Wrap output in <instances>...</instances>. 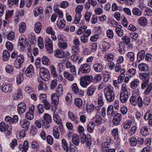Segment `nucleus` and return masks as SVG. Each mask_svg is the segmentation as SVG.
Returning <instances> with one entry per match:
<instances>
[{"label": "nucleus", "mask_w": 152, "mask_h": 152, "mask_svg": "<svg viewBox=\"0 0 152 152\" xmlns=\"http://www.w3.org/2000/svg\"><path fill=\"white\" fill-rule=\"evenodd\" d=\"M104 94L107 101L109 102H112L115 99L114 92L110 86H108L104 89Z\"/></svg>", "instance_id": "1"}, {"label": "nucleus", "mask_w": 152, "mask_h": 152, "mask_svg": "<svg viewBox=\"0 0 152 152\" xmlns=\"http://www.w3.org/2000/svg\"><path fill=\"white\" fill-rule=\"evenodd\" d=\"M129 94L128 91L126 87V84H123L120 96V101L123 103L126 102L129 98Z\"/></svg>", "instance_id": "2"}, {"label": "nucleus", "mask_w": 152, "mask_h": 152, "mask_svg": "<svg viewBox=\"0 0 152 152\" xmlns=\"http://www.w3.org/2000/svg\"><path fill=\"white\" fill-rule=\"evenodd\" d=\"M39 71V75L42 80L48 81L50 79V75L48 70L44 68H41Z\"/></svg>", "instance_id": "3"}, {"label": "nucleus", "mask_w": 152, "mask_h": 152, "mask_svg": "<svg viewBox=\"0 0 152 152\" xmlns=\"http://www.w3.org/2000/svg\"><path fill=\"white\" fill-rule=\"evenodd\" d=\"M42 122L43 123L45 128L49 127L50 126V124L52 122L51 116L48 114L45 113L43 119L42 120Z\"/></svg>", "instance_id": "4"}, {"label": "nucleus", "mask_w": 152, "mask_h": 152, "mask_svg": "<svg viewBox=\"0 0 152 152\" xmlns=\"http://www.w3.org/2000/svg\"><path fill=\"white\" fill-rule=\"evenodd\" d=\"M0 130L1 132L7 131V133L9 135L12 133V126L10 124H8V123H5L4 122H2L0 124Z\"/></svg>", "instance_id": "5"}, {"label": "nucleus", "mask_w": 152, "mask_h": 152, "mask_svg": "<svg viewBox=\"0 0 152 152\" xmlns=\"http://www.w3.org/2000/svg\"><path fill=\"white\" fill-rule=\"evenodd\" d=\"M24 60L23 56L21 55H18V58L14 61V65L17 69H20L22 66V64Z\"/></svg>", "instance_id": "6"}, {"label": "nucleus", "mask_w": 152, "mask_h": 152, "mask_svg": "<svg viewBox=\"0 0 152 152\" xmlns=\"http://www.w3.org/2000/svg\"><path fill=\"white\" fill-rule=\"evenodd\" d=\"M13 87L12 84L6 83H3L1 85L2 91L6 93H10L12 91Z\"/></svg>", "instance_id": "7"}, {"label": "nucleus", "mask_w": 152, "mask_h": 152, "mask_svg": "<svg viewBox=\"0 0 152 152\" xmlns=\"http://www.w3.org/2000/svg\"><path fill=\"white\" fill-rule=\"evenodd\" d=\"M71 89L72 91L75 94L83 96L84 95V92L80 90H79L77 84L76 83H74L71 86Z\"/></svg>", "instance_id": "8"}, {"label": "nucleus", "mask_w": 152, "mask_h": 152, "mask_svg": "<svg viewBox=\"0 0 152 152\" xmlns=\"http://www.w3.org/2000/svg\"><path fill=\"white\" fill-rule=\"evenodd\" d=\"M45 48L48 52L51 53L53 51V44L48 37H47L45 40Z\"/></svg>", "instance_id": "9"}, {"label": "nucleus", "mask_w": 152, "mask_h": 152, "mask_svg": "<svg viewBox=\"0 0 152 152\" xmlns=\"http://www.w3.org/2000/svg\"><path fill=\"white\" fill-rule=\"evenodd\" d=\"M90 66L88 64H84L81 65L79 68L78 74H79L80 72L84 73H87L90 72Z\"/></svg>", "instance_id": "10"}, {"label": "nucleus", "mask_w": 152, "mask_h": 152, "mask_svg": "<svg viewBox=\"0 0 152 152\" xmlns=\"http://www.w3.org/2000/svg\"><path fill=\"white\" fill-rule=\"evenodd\" d=\"M35 109L34 106L32 105L28 111L26 113L25 115L26 118L29 120H31L34 118V113Z\"/></svg>", "instance_id": "11"}, {"label": "nucleus", "mask_w": 152, "mask_h": 152, "mask_svg": "<svg viewBox=\"0 0 152 152\" xmlns=\"http://www.w3.org/2000/svg\"><path fill=\"white\" fill-rule=\"evenodd\" d=\"M122 119V115L120 113H117L114 115L113 120V125L117 126L118 125Z\"/></svg>", "instance_id": "12"}, {"label": "nucleus", "mask_w": 152, "mask_h": 152, "mask_svg": "<svg viewBox=\"0 0 152 152\" xmlns=\"http://www.w3.org/2000/svg\"><path fill=\"white\" fill-rule=\"evenodd\" d=\"M26 75L30 78L34 74V68L31 65H29L27 68L25 72Z\"/></svg>", "instance_id": "13"}, {"label": "nucleus", "mask_w": 152, "mask_h": 152, "mask_svg": "<svg viewBox=\"0 0 152 152\" xmlns=\"http://www.w3.org/2000/svg\"><path fill=\"white\" fill-rule=\"evenodd\" d=\"M96 90V87L94 85H91L87 88L86 94L88 96H91L95 93Z\"/></svg>", "instance_id": "14"}, {"label": "nucleus", "mask_w": 152, "mask_h": 152, "mask_svg": "<svg viewBox=\"0 0 152 152\" xmlns=\"http://www.w3.org/2000/svg\"><path fill=\"white\" fill-rule=\"evenodd\" d=\"M26 108V104L24 102H20L18 105L17 110L20 115L23 113L25 111Z\"/></svg>", "instance_id": "15"}, {"label": "nucleus", "mask_w": 152, "mask_h": 152, "mask_svg": "<svg viewBox=\"0 0 152 152\" xmlns=\"http://www.w3.org/2000/svg\"><path fill=\"white\" fill-rule=\"evenodd\" d=\"M140 134L143 136H146L149 135V127L144 126L141 127L140 129Z\"/></svg>", "instance_id": "16"}, {"label": "nucleus", "mask_w": 152, "mask_h": 152, "mask_svg": "<svg viewBox=\"0 0 152 152\" xmlns=\"http://www.w3.org/2000/svg\"><path fill=\"white\" fill-rule=\"evenodd\" d=\"M62 147L64 150L66 152H71L72 150L70 146H68L66 141L64 139L62 140Z\"/></svg>", "instance_id": "17"}, {"label": "nucleus", "mask_w": 152, "mask_h": 152, "mask_svg": "<svg viewBox=\"0 0 152 152\" xmlns=\"http://www.w3.org/2000/svg\"><path fill=\"white\" fill-rule=\"evenodd\" d=\"M20 126L22 128L27 131L30 125V123L29 121L26 119L21 120L20 122Z\"/></svg>", "instance_id": "18"}, {"label": "nucleus", "mask_w": 152, "mask_h": 152, "mask_svg": "<svg viewBox=\"0 0 152 152\" xmlns=\"http://www.w3.org/2000/svg\"><path fill=\"white\" fill-rule=\"evenodd\" d=\"M53 116L54 121L58 124H61L62 123V121L57 112L55 111L53 112Z\"/></svg>", "instance_id": "19"}, {"label": "nucleus", "mask_w": 152, "mask_h": 152, "mask_svg": "<svg viewBox=\"0 0 152 152\" xmlns=\"http://www.w3.org/2000/svg\"><path fill=\"white\" fill-rule=\"evenodd\" d=\"M66 24V21L63 18H58L57 22V27L60 28H62Z\"/></svg>", "instance_id": "20"}, {"label": "nucleus", "mask_w": 152, "mask_h": 152, "mask_svg": "<svg viewBox=\"0 0 152 152\" xmlns=\"http://www.w3.org/2000/svg\"><path fill=\"white\" fill-rule=\"evenodd\" d=\"M58 96L56 93H53L51 95V99L52 103L55 105H57L59 102Z\"/></svg>", "instance_id": "21"}, {"label": "nucleus", "mask_w": 152, "mask_h": 152, "mask_svg": "<svg viewBox=\"0 0 152 152\" xmlns=\"http://www.w3.org/2000/svg\"><path fill=\"white\" fill-rule=\"evenodd\" d=\"M68 114L69 118L70 120L76 124L78 123L79 121L78 118L74 115L72 112L69 111L68 112Z\"/></svg>", "instance_id": "22"}, {"label": "nucleus", "mask_w": 152, "mask_h": 152, "mask_svg": "<svg viewBox=\"0 0 152 152\" xmlns=\"http://www.w3.org/2000/svg\"><path fill=\"white\" fill-rule=\"evenodd\" d=\"M138 23L139 25L144 26L147 24L148 20L146 18L144 17H142L139 18L138 20Z\"/></svg>", "instance_id": "23"}, {"label": "nucleus", "mask_w": 152, "mask_h": 152, "mask_svg": "<svg viewBox=\"0 0 152 152\" xmlns=\"http://www.w3.org/2000/svg\"><path fill=\"white\" fill-rule=\"evenodd\" d=\"M66 66L67 68L70 69L71 72L73 75L76 74V69L75 66L72 65L69 62H67L66 64Z\"/></svg>", "instance_id": "24"}, {"label": "nucleus", "mask_w": 152, "mask_h": 152, "mask_svg": "<svg viewBox=\"0 0 152 152\" xmlns=\"http://www.w3.org/2000/svg\"><path fill=\"white\" fill-rule=\"evenodd\" d=\"M93 68L96 72H100L103 69V67L101 64L96 63L94 64Z\"/></svg>", "instance_id": "25"}, {"label": "nucleus", "mask_w": 152, "mask_h": 152, "mask_svg": "<svg viewBox=\"0 0 152 152\" xmlns=\"http://www.w3.org/2000/svg\"><path fill=\"white\" fill-rule=\"evenodd\" d=\"M65 54V52L62 50H56L54 51V56L60 58L64 57Z\"/></svg>", "instance_id": "26"}, {"label": "nucleus", "mask_w": 152, "mask_h": 152, "mask_svg": "<svg viewBox=\"0 0 152 152\" xmlns=\"http://www.w3.org/2000/svg\"><path fill=\"white\" fill-rule=\"evenodd\" d=\"M10 56V52L7 50H4L3 52V60L4 61H7Z\"/></svg>", "instance_id": "27"}, {"label": "nucleus", "mask_w": 152, "mask_h": 152, "mask_svg": "<svg viewBox=\"0 0 152 152\" xmlns=\"http://www.w3.org/2000/svg\"><path fill=\"white\" fill-rule=\"evenodd\" d=\"M63 88L62 85L60 84L58 86L56 89V94L59 97L61 96L63 94Z\"/></svg>", "instance_id": "28"}, {"label": "nucleus", "mask_w": 152, "mask_h": 152, "mask_svg": "<svg viewBox=\"0 0 152 152\" xmlns=\"http://www.w3.org/2000/svg\"><path fill=\"white\" fill-rule=\"evenodd\" d=\"M145 52L144 50H141L137 54V61L138 62L143 59L145 57Z\"/></svg>", "instance_id": "29"}, {"label": "nucleus", "mask_w": 152, "mask_h": 152, "mask_svg": "<svg viewBox=\"0 0 152 152\" xmlns=\"http://www.w3.org/2000/svg\"><path fill=\"white\" fill-rule=\"evenodd\" d=\"M6 72L8 73L13 74L14 73V67L13 66L10 64H7L5 68Z\"/></svg>", "instance_id": "30"}, {"label": "nucleus", "mask_w": 152, "mask_h": 152, "mask_svg": "<svg viewBox=\"0 0 152 152\" xmlns=\"http://www.w3.org/2000/svg\"><path fill=\"white\" fill-rule=\"evenodd\" d=\"M148 66L147 64L145 63H141L138 66V68L140 70L143 71H146L148 69Z\"/></svg>", "instance_id": "31"}, {"label": "nucleus", "mask_w": 152, "mask_h": 152, "mask_svg": "<svg viewBox=\"0 0 152 152\" xmlns=\"http://www.w3.org/2000/svg\"><path fill=\"white\" fill-rule=\"evenodd\" d=\"M107 114L110 116H113L115 114L113 105H110L108 107L107 110Z\"/></svg>", "instance_id": "32"}, {"label": "nucleus", "mask_w": 152, "mask_h": 152, "mask_svg": "<svg viewBox=\"0 0 152 152\" xmlns=\"http://www.w3.org/2000/svg\"><path fill=\"white\" fill-rule=\"evenodd\" d=\"M63 75L64 77L69 81H72L74 80V77L71 74L68 72L66 71L64 72L63 73Z\"/></svg>", "instance_id": "33"}, {"label": "nucleus", "mask_w": 152, "mask_h": 152, "mask_svg": "<svg viewBox=\"0 0 152 152\" xmlns=\"http://www.w3.org/2000/svg\"><path fill=\"white\" fill-rule=\"evenodd\" d=\"M139 84L138 80L136 79L132 81L130 83V87L132 89H135L137 88Z\"/></svg>", "instance_id": "34"}, {"label": "nucleus", "mask_w": 152, "mask_h": 152, "mask_svg": "<svg viewBox=\"0 0 152 152\" xmlns=\"http://www.w3.org/2000/svg\"><path fill=\"white\" fill-rule=\"evenodd\" d=\"M42 27L41 23L39 22L36 23L34 25V30L35 32L37 33H39L40 32Z\"/></svg>", "instance_id": "35"}, {"label": "nucleus", "mask_w": 152, "mask_h": 152, "mask_svg": "<svg viewBox=\"0 0 152 152\" xmlns=\"http://www.w3.org/2000/svg\"><path fill=\"white\" fill-rule=\"evenodd\" d=\"M43 11L41 7H37L34 10L33 12L35 17H37L39 14H41Z\"/></svg>", "instance_id": "36"}, {"label": "nucleus", "mask_w": 152, "mask_h": 152, "mask_svg": "<svg viewBox=\"0 0 152 152\" xmlns=\"http://www.w3.org/2000/svg\"><path fill=\"white\" fill-rule=\"evenodd\" d=\"M72 142L75 145L77 146L79 144V139L78 136L75 134L74 135L72 138Z\"/></svg>", "instance_id": "37"}, {"label": "nucleus", "mask_w": 152, "mask_h": 152, "mask_svg": "<svg viewBox=\"0 0 152 152\" xmlns=\"http://www.w3.org/2000/svg\"><path fill=\"white\" fill-rule=\"evenodd\" d=\"M48 88L46 84L41 81L39 85L38 86V88L39 90H43L44 91H46L47 89Z\"/></svg>", "instance_id": "38"}, {"label": "nucleus", "mask_w": 152, "mask_h": 152, "mask_svg": "<svg viewBox=\"0 0 152 152\" xmlns=\"http://www.w3.org/2000/svg\"><path fill=\"white\" fill-rule=\"evenodd\" d=\"M94 120L97 124H101L102 121V118L100 116V113H96V116L94 118Z\"/></svg>", "instance_id": "39"}, {"label": "nucleus", "mask_w": 152, "mask_h": 152, "mask_svg": "<svg viewBox=\"0 0 152 152\" xmlns=\"http://www.w3.org/2000/svg\"><path fill=\"white\" fill-rule=\"evenodd\" d=\"M132 14L138 16L142 15V12L137 7L134 8L132 11Z\"/></svg>", "instance_id": "40"}, {"label": "nucleus", "mask_w": 152, "mask_h": 152, "mask_svg": "<svg viewBox=\"0 0 152 152\" xmlns=\"http://www.w3.org/2000/svg\"><path fill=\"white\" fill-rule=\"evenodd\" d=\"M138 97V95H132L130 99V102L131 104L134 106L137 105V101Z\"/></svg>", "instance_id": "41"}, {"label": "nucleus", "mask_w": 152, "mask_h": 152, "mask_svg": "<svg viewBox=\"0 0 152 152\" xmlns=\"http://www.w3.org/2000/svg\"><path fill=\"white\" fill-rule=\"evenodd\" d=\"M95 126V125L93 122L89 123L87 127V129L88 131L90 133L92 132Z\"/></svg>", "instance_id": "42"}, {"label": "nucleus", "mask_w": 152, "mask_h": 152, "mask_svg": "<svg viewBox=\"0 0 152 152\" xmlns=\"http://www.w3.org/2000/svg\"><path fill=\"white\" fill-rule=\"evenodd\" d=\"M26 28V23L23 22H21L20 25L19 27V31L20 33H24Z\"/></svg>", "instance_id": "43"}, {"label": "nucleus", "mask_w": 152, "mask_h": 152, "mask_svg": "<svg viewBox=\"0 0 152 152\" xmlns=\"http://www.w3.org/2000/svg\"><path fill=\"white\" fill-rule=\"evenodd\" d=\"M42 64L45 65L50 64V62L48 58L45 56H44L42 57Z\"/></svg>", "instance_id": "44"}, {"label": "nucleus", "mask_w": 152, "mask_h": 152, "mask_svg": "<svg viewBox=\"0 0 152 152\" xmlns=\"http://www.w3.org/2000/svg\"><path fill=\"white\" fill-rule=\"evenodd\" d=\"M87 26H81L80 28L78 29L77 31V34L80 35L86 32L85 29H86Z\"/></svg>", "instance_id": "45"}, {"label": "nucleus", "mask_w": 152, "mask_h": 152, "mask_svg": "<svg viewBox=\"0 0 152 152\" xmlns=\"http://www.w3.org/2000/svg\"><path fill=\"white\" fill-rule=\"evenodd\" d=\"M38 44L40 49H42L44 47L43 39L41 37H39L37 39Z\"/></svg>", "instance_id": "46"}, {"label": "nucleus", "mask_w": 152, "mask_h": 152, "mask_svg": "<svg viewBox=\"0 0 152 152\" xmlns=\"http://www.w3.org/2000/svg\"><path fill=\"white\" fill-rule=\"evenodd\" d=\"M130 145L131 146H135L137 144V140L135 137H132L129 139Z\"/></svg>", "instance_id": "47"}, {"label": "nucleus", "mask_w": 152, "mask_h": 152, "mask_svg": "<svg viewBox=\"0 0 152 152\" xmlns=\"http://www.w3.org/2000/svg\"><path fill=\"white\" fill-rule=\"evenodd\" d=\"M17 83L18 84H20L23 81V74L20 73L17 77Z\"/></svg>", "instance_id": "48"}, {"label": "nucleus", "mask_w": 152, "mask_h": 152, "mask_svg": "<svg viewBox=\"0 0 152 152\" xmlns=\"http://www.w3.org/2000/svg\"><path fill=\"white\" fill-rule=\"evenodd\" d=\"M121 3H125L127 5H131L135 2L136 0H118Z\"/></svg>", "instance_id": "49"}, {"label": "nucleus", "mask_w": 152, "mask_h": 152, "mask_svg": "<svg viewBox=\"0 0 152 152\" xmlns=\"http://www.w3.org/2000/svg\"><path fill=\"white\" fill-rule=\"evenodd\" d=\"M80 84L81 86L84 88H86L90 83L81 78L80 79Z\"/></svg>", "instance_id": "50"}, {"label": "nucleus", "mask_w": 152, "mask_h": 152, "mask_svg": "<svg viewBox=\"0 0 152 152\" xmlns=\"http://www.w3.org/2000/svg\"><path fill=\"white\" fill-rule=\"evenodd\" d=\"M127 56L129 59L131 61H133L134 59V54L132 52H128L127 54Z\"/></svg>", "instance_id": "51"}, {"label": "nucleus", "mask_w": 152, "mask_h": 152, "mask_svg": "<svg viewBox=\"0 0 152 152\" xmlns=\"http://www.w3.org/2000/svg\"><path fill=\"white\" fill-rule=\"evenodd\" d=\"M88 37L85 34H83L80 36V41L81 42L84 44H86L88 42Z\"/></svg>", "instance_id": "52"}, {"label": "nucleus", "mask_w": 152, "mask_h": 152, "mask_svg": "<svg viewBox=\"0 0 152 152\" xmlns=\"http://www.w3.org/2000/svg\"><path fill=\"white\" fill-rule=\"evenodd\" d=\"M109 44L107 42L103 43L102 45V50L103 52H105L108 50L110 48Z\"/></svg>", "instance_id": "53"}, {"label": "nucleus", "mask_w": 152, "mask_h": 152, "mask_svg": "<svg viewBox=\"0 0 152 152\" xmlns=\"http://www.w3.org/2000/svg\"><path fill=\"white\" fill-rule=\"evenodd\" d=\"M5 46L6 48L9 51H12L14 47L12 44L9 41L6 42Z\"/></svg>", "instance_id": "54"}, {"label": "nucleus", "mask_w": 152, "mask_h": 152, "mask_svg": "<svg viewBox=\"0 0 152 152\" xmlns=\"http://www.w3.org/2000/svg\"><path fill=\"white\" fill-rule=\"evenodd\" d=\"M75 104L76 106L79 107L82 105L83 101L81 99L77 98L75 100Z\"/></svg>", "instance_id": "55"}, {"label": "nucleus", "mask_w": 152, "mask_h": 152, "mask_svg": "<svg viewBox=\"0 0 152 152\" xmlns=\"http://www.w3.org/2000/svg\"><path fill=\"white\" fill-rule=\"evenodd\" d=\"M145 120H148L150 118H152V109H150L144 116Z\"/></svg>", "instance_id": "56"}, {"label": "nucleus", "mask_w": 152, "mask_h": 152, "mask_svg": "<svg viewBox=\"0 0 152 152\" xmlns=\"http://www.w3.org/2000/svg\"><path fill=\"white\" fill-rule=\"evenodd\" d=\"M53 131V135L54 137L56 139H58L59 137L60 134L57 128L56 127H54Z\"/></svg>", "instance_id": "57"}, {"label": "nucleus", "mask_w": 152, "mask_h": 152, "mask_svg": "<svg viewBox=\"0 0 152 152\" xmlns=\"http://www.w3.org/2000/svg\"><path fill=\"white\" fill-rule=\"evenodd\" d=\"M132 123L131 121H126L123 124V128L125 129L129 128L130 127Z\"/></svg>", "instance_id": "58"}, {"label": "nucleus", "mask_w": 152, "mask_h": 152, "mask_svg": "<svg viewBox=\"0 0 152 152\" xmlns=\"http://www.w3.org/2000/svg\"><path fill=\"white\" fill-rule=\"evenodd\" d=\"M115 30L119 37H121L124 35V31L120 27H116Z\"/></svg>", "instance_id": "59"}, {"label": "nucleus", "mask_w": 152, "mask_h": 152, "mask_svg": "<svg viewBox=\"0 0 152 152\" xmlns=\"http://www.w3.org/2000/svg\"><path fill=\"white\" fill-rule=\"evenodd\" d=\"M58 46L61 48L65 49L67 47V45L65 42L63 41L58 43Z\"/></svg>", "instance_id": "60"}, {"label": "nucleus", "mask_w": 152, "mask_h": 152, "mask_svg": "<svg viewBox=\"0 0 152 152\" xmlns=\"http://www.w3.org/2000/svg\"><path fill=\"white\" fill-rule=\"evenodd\" d=\"M65 99L66 101L68 103V104H70L72 103V96L71 94L70 93L67 94L66 96Z\"/></svg>", "instance_id": "61"}, {"label": "nucleus", "mask_w": 152, "mask_h": 152, "mask_svg": "<svg viewBox=\"0 0 152 152\" xmlns=\"http://www.w3.org/2000/svg\"><path fill=\"white\" fill-rule=\"evenodd\" d=\"M79 58L78 53H73L71 56V59L74 62L77 61Z\"/></svg>", "instance_id": "62"}, {"label": "nucleus", "mask_w": 152, "mask_h": 152, "mask_svg": "<svg viewBox=\"0 0 152 152\" xmlns=\"http://www.w3.org/2000/svg\"><path fill=\"white\" fill-rule=\"evenodd\" d=\"M7 39L10 40H13L15 37V33L13 32H10L6 35Z\"/></svg>", "instance_id": "63"}, {"label": "nucleus", "mask_w": 152, "mask_h": 152, "mask_svg": "<svg viewBox=\"0 0 152 152\" xmlns=\"http://www.w3.org/2000/svg\"><path fill=\"white\" fill-rule=\"evenodd\" d=\"M144 13L145 15L150 16L152 15V10L150 8H146L144 10Z\"/></svg>", "instance_id": "64"}]
</instances>
